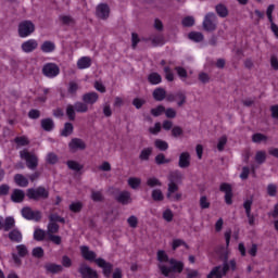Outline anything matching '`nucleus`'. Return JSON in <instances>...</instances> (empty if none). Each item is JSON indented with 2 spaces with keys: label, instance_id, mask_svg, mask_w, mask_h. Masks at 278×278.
<instances>
[{
  "label": "nucleus",
  "instance_id": "1",
  "mask_svg": "<svg viewBox=\"0 0 278 278\" xmlns=\"http://www.w3.org/2000/svg\"><path fill=\"white\" fill-rule=\"evenodd\" d=\"M167 193L166 198L169 201H181L182 194L179 193V184L184 181V174L179 169L170 172L167 176Z\"/></svg>",
  "mask_w": 278,
  "mask_h": 278
},
{
  "label": "nucleus",
  "instance_id": "2",
  "mask_svg": "<svg viewBox=\"0 0 278 278\" xmlns=\"http://www.w3.org/2000/svg\"><path fill=\"white\" fill-rule=\"evenodd\" d=\"M238 268L236 260L224 261L223 266H215L206 278H223L229 270L235 271Z\"/></svg>",
  "mask_w": 278,
  "mask_h": 278
},
{
  "label": "nucleus",
  "instance_id": "3",
  "mask_svg": "<svg viewBox=\"0 0 278 278\" xmlns=\"http://www.w3.org/2000/svg\"><path fill=\"white\" fill-rule=\"evenodd\" d=\"M168 264L169 266L163 264L159 265V270H161V274L164 275V277H168L170 273H184V262L170 258Z\"/></svg>",
  "mask_w": 278,
  "mask_h": 278
},
{
  "label": "nucleus",
  "instance_id": "4",
  "mask_svg": "<svg viewBox=\"0 0 278 278\" xmlns=\"http://www.w3.org/2000/svg\"><path fill=\"white\" fill-rule=\"evenodd\" d=\"M26 197L30 201H47V199H49V189L43 186L29 188L26 190Z\"/></svg>",
  "mask_w": 278,
  "mask_h": 278
},
{
  "label": "nucleus",
  "instance_id": "5",
  "mask_svg": "<svg viewBox=\"0 0 278 278\" xmlns=\"http://www.w3.org/2000/svg\"><path fill=\"white\" fill-rule=\"evenodd\" d=\"M202 27L204 31H216V29H218V16H216L214 12L206 13Z\"/></svg>",
  "mask_w": 278,
  "mask_h": 278
},
{
  "label": "nucleus",
  "instance_id": "6",
  "mask_svg": "<svg viewBox=\"0 0 278 278\" xmlns=\"http://www.w3.org/2000/svg\"><path fill=\"white\" fill-rule=\"evenodd\" d=\"M36 31V25L31 23V21L26 20L18 24L17 34L20 38H27L31 36Z\"/></svg>",
  "mask_w": 278,
  "mask_h": 278
},
{
  "label": "nucleus",
  "instance_id": "7",
  "mask_svg": "<svg viewBox=\"0 0 278 278\" xmlns=\"http://www.w3.org/2000/svg\"><path fill=\"white\" fill-rule=\"evenodd\" d=\"M20 156L22 160L26 161V166L29 170H36V168H38V155L28 152L27 150H23L20 152Z\"/></svg>",
  "mask_w": 278,
  "mask_h": 278
},
{
  "label": "nucleus",
  "instance_id": "8",
  "mask_svg": "<svg viewBox=\"0 0 278 278\" xmlns=\"http://www.w3.org/2000/svg\"><path fill=\"white\" fill-rule=\"evenodd\" d=\"M22 216L26 220H35V223H40L42 219V213L40 211H34L29 206L22 208Z\"/></svg>",
  "mask_w": 278,
  "mask_h": 278
},
{
  "label": "nucleus",
  "instance_id": "9",
  "mask_svg": "<svg viewBox=\"0 0 278 278\" xmlns=\"http://www.w3.org/2000/svg\"><path fill=\"white\" fill-rule=\"evenodd\" d=\"M16 253H12V260L16 266H21L23 264V261H21V257H27L29 255V250L27 249V245L25 244H18L16 245Z\"/></svg>",
  "mask_w": 278,
  "mask_h": 278
},
{
  "label": "nucleus",
  "instance_id": "10",
  "mask_svg": "<svg viewBox=\"0 0 278 278\" xmlns=\"http://www.w3.org/2000/svg\"><path fill=\"white\" fill-rule=\"evenodd\" d=\"M42 75L49 79H53V77L60 75V66L55 63H46L42 67Z\"/></svg>",
  "mask_w": 278,
  "mask_h": 278
},
{
  "label": "nucleus",
  "instance_id": "11",
  "mask_svg": "<svg viewBox=\"0 0 278 278\" xmlns=\"http://www.w3.org/2000/svg\"><path fill=\"white\" fill-rule=\"evenodd\" d=\"M219 190H220V192L225 193L224 199H225L226 205H232L233 204V188L231 187V185L228 182H223L219 186Z\"/></svg>",
  "mask_w": 278,
  "mask_h": 278
},
{
  "label": "nucleus",
  "instance_id": "12",
  "mask_svg": "<svg viewBox=\"0 0 278 278\" xmlns=\"http://www.w3.org/2000/svg\"><path fill=\"white\" fill-rule=\"evenodd\" d=\"M78 273L81 275L83 278H99V274H97V270L92 269L86 263L80 264Z\"/></svg>",
  "mask_w": 278,
  "mask_h": 278
},
{
  "label": "nucleus",
  "instance_id": "13",
  "mask_svg": "<svg viewBox=\"0 0 278 278\" xmlns=\"http://www.w3.org/2000/svg\"><path fill=\"white\" fill-rule=\"evenodd\" d=\"M243 207L245 210V215L249 220V225L253 227L255 225V215L251 213V207H253V199H248L243 202Z\"/></svg>",
  "mask_w": 278,
  "mask_h": 278
},
{
  "label": "nucleus",
  "instance_id": "14",
  "mask_svg": "<svg viewBox=\"0 0 278 278\" xmlns=\"http://www.w3.org/2000/svg\"><path fill=\"white\" fill-rule=\"evenodd\" d=\"M96 264L97 266H99V268H102L104 277H110L112 275V269L114 268V265L108 263L103 258H97Z\"/></svg>",
  "mask_w": 278,
  "mask_h": 278
},
{
  "label": "nucleus",
  "instance_id": "15",
  "mask_svg": "<svg viewBox=\"0 0 278 278\" xmlns=\"http://www.w3.org/2000/svg\"><path fill=\"white\" fill-rule=\"evenodd\" d=\"M21 49L24 53H33V51L38 49V41L36 39H28L22 43Z\"/></svg>",
  "mask_w": 278,
  "mask_h": 278
},
{
  "label": "nucleus",
  "instance_id": "16",
  "mask_svg": "<svg viewBox=\"0 0 278 278\" xmlns=\"http://www.w3.org/2000/svg\"><path fill=\"white\" fill-rule=\"evenodd\" d=\"M80 253L84 260H87V262H97V253H94V251H91L88 245H81Z\"/></svg>",
  "mask_w": 278,
  "mask_h": 278
},
{
  "label": "nucleus",
  "instance_id": "17",
  "mask_svg": "<svg viewBox=\"0 0 278 278\" xmlns=\"http://www.w3.org/2000/svg\"><path fill=\"white\" fill-rule=\"evenodd\" d=\"M96 14L98 18H102V21H105L110 17V7L105 3H101L96 9Z\"/></svg>",
  "mask_w": 278,
  "mask_h": 278
},
{
  "label": "nucleus",
  "instance_id": "18",
  "mask_svg": "<svg viewBox=\"0 0 278 278\" xmlns=\"http://www.w3.org/2000/svg\"><path fill=\"white\" fill-rule=\"evenodd\" d=\"M71 151H84L86 150V142L84 139L73 138L68 143Z\"/></svg>",
  "mask_w": 278,
  "mask_h": 278
},
{
  "label": "nucleus",
  "instance_id": "19",
  "mask_svg": "<svg viewBox=\"0 0 278 278\" xmlns=\"http://www.w3.org/2000/svg\"><path fill=\"white\" fill-rule=\"evenodd\" d=\"M115 201L122 205H129L131 203V193L129 191H122L115 197Z\"/></svg>",
  "mask_w": 278,
  "mask_h": 278
},
{
  "label": "nucleus",
  "instance_id": "20",
  "mask_svg": "<svg viewBox=\"0 0 278 278\" xmlns=\"http://www.w3.org/2000/svg\"><path fill=\"white\" fill-rule=\"evenodd\" d=\"M81 99L87 105H94L99 101V93L94 91L87 92L83 94Z\"/></svg>",
  "mask_w": 278,
  "mask_h": 278
},
{
  "label": "nucleus",
  "instance_id": "21",
  "mask_svg": "<svg viewBox=\"0 0 278 278\" xmlns=\"http://www.w3.org/2000/svg\"><path fill=\"white\" fill-rule=\"evenodd\" d=\"M190 162H191V157L189 152L180 153L179 160H178L179 168H190Z\"/></svg>",
  "mask_w": 278,
  "mask_h": 278
},
{
  "label": "nucleus",
  "instance_id": "22",
  "mask_svg": "<svg viewBox=\"0 0 278 278\" xmlns=\"http://www.w3.org/2000/svg\"><path fill=\"white\" fill-rule=\"evenodd\" d=\"M11 201L13 203H23V201H25V191L22 189H14L11 193Z\"/></svg>",
  "mask_w": 278,
  "mask_h": 278
},
{
  "label": "nucleus",
  "instance_id": "23",
  "mask_svg": "<svg viewBox=\"0 0 278 278\" xmlns=\"http://www.w3.org/2000/svg\"><path fill=\"white\" fill-rule=\"evenodd\" d=\"M40 125L43 131H53V129H55V122H53L51 117L41 119Z\"/></svg>",
  "mask_w": 278,
  "mask_h": 278
},
{
  "label": "nucleus",
  "instance_id": "24",
  "mask_svg": "<svg viewBox=\"0 0 278 278\" xmlns=\"http://www.w3.org/2000/svg\"><path fill=\"white\" fill-rule=\"evenodd\" d=\"M9 240L11 242H16V243L23 242V232H21V230H18L17 228L12 229L9 232Z\"/></svg>",
  "mask_w": 278,
  "mask_h": 278
},
{
  "label": "nucleus",
  "instance_id": "25",
  "mask_svg": "<svg viewBox=\"0 0 278 278\" xmlns=\"http://www.w3.org/2000/svg\"><path fill=\"white\" fill-rule=\"evenodd\" d=\"M90 66H92V59H90V56H81L77 61V68L80 71H84V68H90Z\"/></svg>",
  "mask_w": 278,
  "mask_h": 278
},
{
  "label": "nucleus",
  "instance_id": "26",
  "mask_svg": "<svg viewBox=\"0 0 278 278\" xmlns=\"http://www.w3.org/2000/svg\"><path fill=\"white\" fill-rule=\"evenodd\" d=\"M45 269L47 270V273H51L52 275H58V273H62L64 270V267L55 263H48L45 265Z\"/></svg>",
  "mask_w": 278,
  "mask_h": 278
},
{
  "label": "nucleus",
  "instance_id": "27",
  "mask_svg": "<svg viewBox=\"0 0 278 278\" xmlns=\"http://www.w3.org/2000/svg\"><path fill=\"white\" fill-rule=\"evenodd\" d=\"M143 41H150L153 47H159V45H164V37L162 35H152L149 38H144Z\"/></svg>",
  "mask_w": 278,
  "mask_h": 278
},
{
  "label": "nucleus",
  "instance_id": "28",
  "mask_svg": "<svg viewBox=\"0 0 278 278\" xmlns=\"http://www.w3.org/2000/svg\"><path fill=\"white\" fill-rule=\"evenodd\" d=\"M14 181L20 188H27V186H29V179L22 174H16L14 176Z\"/></svg>",
  "mask_w": 278,
  "mask_h": 278
},
{
  "label": "nucleus",
  "instance_id": "29",
  "mask_svg": "<svg viewBox=\"0 0 278 278\" xmlns=\"http://www.w3.org/2000/svg\"><path fill=\"white\" fill-rule=\"evenodd\" d=\"M156 257H157V262H159V265H157L159 268H160L161 264L163 266H166V264H169V262H170L168 254H166V252L163 250L157 251Z\"/></svg>",
  "mask_w": 278,
  "mask_h": 278
},
{
  "label": "nucleus",
  "instance_id": "30",
  "mask_svg": "<svg viewBox=\"0 0 278 278\" xmlns=\"http://www.w3.org/2000/svg\"><path fill=\"white\" fill-rule=\"evenodd\" d=\"M14 227H16V220L14 219V217L12 216L5 217L2 226L3 231H12Z\"/></svg>",
  "mask_w": 278,
  "mask_h": 278
},
{
  "label": "nucleus",
  "instance_id": "31",
  "mask_svg": "<svg viewBox=\"0 0 278 278\" xmlns=\"http://www.w3.org/2000/svg\"><path fill=\"white\" fill-rule=\"evenodd\" d=\"M215 12L220 18H227L229 16V10L223 3H219L215 7Z\"/></svg>",
  "mask_w": 278,
  "mask_h": 278
},
{
  "label": "nucleus",
  "instance_id": "32",
  "mask_svg": "<svg viewBox=\"0 0 278 278\" xmlns=\"http://www.w3.org/2000/svg\"><path fill=\"white\" fill-rule=\"evenodd\" d=\"M40 50L42 53H53V51H55V42L49 40L43 41L40 46Z\"/></svg>",
  "mask_w": 278,
  "mask_h": 278
},
{
  "label": "nucleus",
  "instance_id": "33",
  "mask_svg": "<svg viewBox=\"0 0 278 278\" xmlns=\"http://www.w3.org/2000/svg\"><path fill=\"white\" fill-rule=\"evenodd\" d=\"M148 81L152 86H157L159 84H162V75H160L157 72L150 73L148 75Z\"/></svg>",
  "mask_w": 278,
  "mask_h": 278
},
{
  "label": "nucleus",
  "instance_id": "34",
  "mask_svg": "<svg viewBox=\"0 0 278 278\" xmlns=\"http://www.w3.org/2000/svg\"><path fill=\"white\" fill-rule=\"evenodd\" d=\"M152 94L155 101H164V99H166V89L159 87L154 89Z\"/></svg>",
  "mask_w": 278,
  "mask_h": 278
},
{
  "label": "nucleus",
  "instance_id": "35",
  "mask_svg": "<svg viewBox=\"0 0 278 278\" xmlns=\"http://www.w3.org/2000/svg\"><path fill=\"white\" fill-rule=\"evenodd\" d=\"M151 155H153V148H144L139 154V160H141V162H149Z\"/></svg>",
  "mask_w": 278,
  "mask_h": 278
},
{
  "label": "nucleus",
  "instance_id": "36",
  "mask_svg": "<svg viewBox=\"0 0 278 278\" xmlns=\"http://www.w3.org/2000/svg\"><path fill=\"white\" fill-rule=\"evenodd\" d=\"M189 40H192L193 42H203L204 36L203 33L200 31H191L188 35Z\"/></svg>",
  "mask_w": 278,
  "mask_h": 278
},
{
  "label": "nucleus",
  "instance_id": "37",
  "mask_svg": "<svg viewBox=\"0 0 278 278\" xmlns=\"http://www.w3.org/2000/svg\"><path fill=\"white\" fill-rule=\"evenodd\" d=\"M76 112L77 111L75 109V104H67L65 113H66L68 121H75Z\"/></svg>",
  "mask_w": 278,
  "mask_h": 278
},
{
  "label": "nucleus",
  "instance_id": "38",
  "mask_svg": "<svg viewBox=\"0 0 278 278\" xmlns=\"http://www.w3.org/2000/svg\"><path fill=\"white\" fill-rule=\"evenodd\" d=\"M154 162H155V164H157V166H162V164H170V162H173V160L166 159V155H164V153H159L155 156Z\"/></svg>",
  "mask_w": 278,
  "mask_h": 278
},
{
  "label": "nucleus",
  "instance_id": "39",
  "mask_svg": "<svg viewBox=\"0 0 278 278\" xmlns=\"http://www.w3.org/2000/svg\"><path fill=\"white\" fill-rule=\"evenodd\" d=\"M74 108L78 114H86L88 112V105L84 101L75 102Z\"/></svg>",
  "mask_w": 278,
  "mask_h": 278
},
{
  "label": "nucleus",
  "instance_id": "40",
  "mask_svg": "<svg viewBox=\"0 0 278 278\" xmlns=\"http://www.w3.org/2000/svg\"><path fill=\"white\" fill-rule=\"evenodd\" d=\"M73 125L71 123H65L64 124V128L61 130V136L63 138H68V136H71V134H73Z\"/></svg>",
  "mask_w": 278,
  "mask_h": 278
},
{
  "label": "nucleus",
  "instance_id": "41",
  "mask_svg": "<svg viewBox=\"0 0 278 278\" xmlns=\"http://www.w3.org/2000/svg\"><path fill=\"white\" fill-rule=\"evenodd\" d=\"M47 236V232L40 228H36L34 231V240H37V242H42Z\"/></svg>",
  "mask_w": 278,
  "mask_h": 278
},
{
  "label": "nucleus",
  "instance_id": "42",
  "mask_svg": "<svg viewBox=\"0 0 278 278\" xmlns=\"http://www.w3.org/2000/svg\"><path fill=\"white\" fill-rule=\"evenodd\" d=\"M140 184H142V179L138 177H130L128 179V186H130L132 190H138V188H140Z\"/></svg>",
  "mask_w": 278,
  "mask_h": 278
},
{
  "label": "nucleus",
  "instance_id": "43",
  "mask_svg": "<svg viewBox=\"0 0 278 278\" xmlns=\"http://www.w3.org/2000/svg\"><path fill=\"white\" fill-rule=\"evenodd\" d=\"M154 147L159 149V151H168V142L162 139H156L154 141Z\"/></svg>",
  "mask_w": 278,
  "mask_h": 278
},
{
  "label": "nucleus",
  "instance_id": "44",
  "mask_svg": "<svg viewBox=\"0 0 278 278\" xmlns=\"http://www.w3.org/2000/svg\"><path fill=\"white\" fill-rule=\"evenodd\" d=\"M66 164L70 170H75L76 173H79V170L84 168V165L77 163L76 161H67Z\"/></svg>",
  "mask_w": 278,
  "mask_h": 278
},
{
  "label": "nucleus",
  "instance_id": "45",
  "mask_svg": "<svg viewBox=\"0 0 278 278\" xmlns=\"http://www.w3.org/2000/svg\"><path fill=\"white\" fill-rule=\"evenodd\" d=\"M60 231V225L49 222L48 224V236H53V233H59Z\"/></svg>",
  "mask_w": 278,
  "mask_h": 278
},
{
  "label": "nucleus",
  "instance_id": "46",
  "mask_svg": "<svg viewBox=\"0 0 278 278\" xmlns=\"http://www.w3.org/2000/svg\"><path fill=\"white\" fill-rule=\"evenodd\" d=\"M256 164H264L266 162V151H257L254 157Z\"/></svg>",
  "mask_w": 278,
  "mask_h": 278
},
{
  "label": "nucleus",
  "instance_id": "47",
  "mask_svg": "<svg viewBox=\"0 0 278 278\" xmlns=\"http://www.w3.org/2000/svg\"><path fill=\"white\" fill-rule=\"evenodd\" d=\"M59 21L62 25H75V20L71 15H60Z\"/></svg>",
  "mask_w": 278,
  "mask_h": 278
},
{
  "label": "nucleus",
  "instance_id": "48",
  "mask_svg": "<svg viewBox=\"0 0 278 278\" xmlns=\"http://www.w3.org/2000/svg\"><path fill=\"white\" fill-rule=\"evenodd\" d=\"M186 278H199L201 274L197 269L186 268L185 269Z\"/></svg>",
  "mask_w": 278,
  "mask_h": 278
},
{
  "label": "nucleus",
  "instance_id": "49",
  "mask_svg": "<svg viewBox=\"0 0 278 278\" xmlns=\"http://www.w3.org/2000/svg\"><path fill=\"white\" fill-rule=\"evenodd\" d=\"M91 199L96 203H101V201H103V191L91 190Z\"/></svg>",
  "mask_w": 278,
  "mask_h": 278
},
{
  "label": "nucleus",
  "instance_id": "50",
  "mask_svg": "<svg viewBox=\"0 0 278 278\" xmlns=\"http://www.w3.org/2000/svg\"><path fill=\"white\" fill-rule=\"evenodd\" d=\"M49 220L50 223H62L64 225V223H66V219H64V217L59 216L56 213H52L49 215Z\"/></svg>",
  "mask_w": 278,
  "mask_h": 278
},
{
  "label": "nucleus",
  "instance_id": "51",
  "mask_svg": "<svg viewBox=\"0 0 278 278\" xmlns=\"http://www.w3.org/2000/svg\"><path fill=\"white\" fill-rule=\"evenodd\" d=\"M164 112H166V108H164V105H159L157 108L151 109L150 111L152 116H155V117L162 116Z\"/></svg>",
  "mask_w": 278,
  "mask_h": 278
},
{
  "label": "nucleus",
  "instance_id": "52",
  "mask_svg": "<svg viewBox=\"0 0 278 278\" xmlns=\"http://www.w3.org/2000/svg\"><path fill=\"white\" fill-rule=\"evenodd\" d=\"M186 99H187L186 93L181 91L176 92V101H177L178 108H181V105H185Z\"/></svg>",
  "mask_w": 278,
  "mask_h": 278
},
{
  "label": "nucleus",
  "instance_id": "53",
  "mask_svg": "<svg viewBox=\"0 0 278 278\" xmlns=\"http://www.w3.org/2000/svg\"><path fill=\"white\" fill-rule=\"evenodd\" d=\"M152 199L153 201H164V193L161 189H154L152 190Z\"/></svg>",
  "mask_w": 278,
  "mask_h": 278
},
{
  "label": "nucleus",
  "instance_id": "54",
  "mask_svg": "<svg viewBox=\"0 0 278 278\" xmlns=\"http://www.w3.org/2000/svg\"><path fill=\"white\" fill-rule=\"evenodd\" d=\"M147 186H149V188H155L157 186L161 187L162 181H160V179H157L155 177H151V178H148Z\"/></svg>",
  "mask_w": 278,
  "mask_h": 278
},
{
  "label": "nucleus",
  "instance_id": "55",
  "mask_svg": "<svg viewBox=\"0 0 278 278\" xmlns=\"http://www.w3.org/2000/svg\"><path fill=\"white\" fill-rule=\"evenodd\" d=\"M163 218L166 220V223H173V218H175V214L170 208H166L163 212Z\"/></svg>",
  "mask_w": 278,
  "mask_h": 278
},
{
  "label": "nucleus",
  "instance_id": "56",
  "mask_svg": "<svg viewBox=\"0 0 278 278\" xmlns=\"http://www.w3.org/2000/svg\"><path fill=\"white\" fill-rule=\"evenodd\" d=\"M83 207H84V204L81 202H73L70 205L71 212H74L75 214H78V212H81Z\"/></svg>",
  "mask_w": 278,
  "mask_h": 278
},
{
  "label": "nucleus",
  "instance_id": "57",
  "mask_svg": "<svg viewBox=\"0 0 278 278\" xmlns=\"http://www.w3.org/2000/svg\"><path fill=\"white\" fill-rule=\"evenodd\" d=\"M31 253H33V257H37V260L45 257V250L41 247H37L33 249Z\"/></svg>",
  "mask_w": 278,
  "mask_h": 278
},
{
  "label": "nucleus",
  "instance_id": "58",
  "mask_svg": "<svg viewBox=\"0 0 278 278\" xmlns=\"http://www.w3.org/2000/svg\"><path fill=\"white\" fill-rule=\"evenodd\" d=\"M77 90H79V84L71 81L67 88V92L70 94H77Z\"/></svg>",
  "mask_w": 278,
  "mask_h": 278
},
{
  "label": "nucleus",
  "instance_id": "59",
  "mask_svg": "<svg viewBox=\"0 0 278 278\" xmlns=\"http://www.w3.org/2000/svg\"><path fill=\"white\" fill-rule=\"evenodd\" d=\"M28 118L31 121H38L40 118V110L38 109H33L28 112Z\"/></svg>",
  "mask_w": 278,
  "mask_h": 278
},
{
  "label": "nucleus",
  "instance_id": "60",
  "mask_svg": "<svg viewBox=\"0 0 278 278\" xmlns=\"http://www.w3.org/2000/svg\"><path fill=\"white\" fill-rule=\"evenodd\" d=\"M164 73H165V78L167 79V81H175V74H173V71L170 70V67L165 66Z\"/></svg>",
  "mask_w": 278,
  "mask_h": 278
},
{
  "label": "nucleus",
  "instance_id": "61",
  "mask_svg": "<svg viewBox=\"0 0 278 278\" xmlns=\"http://www.w3.org/2000/svg\"><path fill=\"white\" fill-rule=\"evenodd\" d=\"M182 26L184 27H192L194 26V17L193 16H186L182 18Z\"/></svg>",
  "mask_w": 278,
  "mask_h": 278
},
{
  "label": "nucleus",
  "instance_id": "62",
  "mask_svg": "<svg viewBox=\"0 0 278 278\" xmlns=\"http://www.w3.org/2000/svg\"><path fill=\"white\" fill-rule=\"evenodd\" d=\"M227 144V136H222L218 139L217 151H225V146Z\"/></svg>",
  "mask_w": 278,
  "mask_h": 278
},
{
  "label": "nucleus",
  "instance_id": "63",
  "mask_svg": "<svg viewBox=\"0 0 278 278\" xmlns=\"http://www.w3.org/2000/svg\"><path fill=\"white\" fill-rule=\"evenodd\" d=\"M264 140H268V137H266L265 135L263 134H260V132H256L252 136V141L253 142H256V143H260Z\"/></svg>",
  "mask_w": 278,
  "mask_h": 278
},
{
  "label": "nucleus",
  "instance_id": "64",
  "mask_svg": "<svg viewBox=\"0 0 278 278\" xmlns=\"http://www.w3.org/2000/svg\"><path fill=\"white\" fill-rule=\"evenodd\" d=\"M46 162L48 164H58V156L55 153L50 152L48 153L47 157H46Z\"/></svg>",
  "mask_w": 278,
  "mask_h": 278
}]
</instances>
